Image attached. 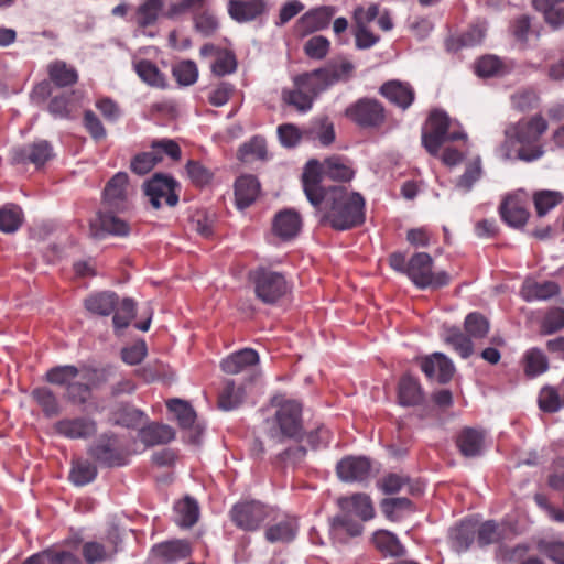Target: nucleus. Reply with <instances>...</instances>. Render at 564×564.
I'll list each match as a JSON object with an SVG mask.
<instances>
[{
    "instance_id": "f257e3e1",
    "label": "nucleus",
    "mask_w": 564,
    "mask_h": 564,
    "mask_svg": "<svg viewBox=\"0 0 564 564\" xmlns=\"http://www.w3.org/2000/svg\"><path fill=\"white\" fill-rule=\"evenodd\" d=\"M318 161L307 162L303 173V189L308 202L322 214V221L334 229L347 230L365 220V199L343 186L321 185Z\"/></svg>"
},
{
    "instance_id": "f03ea898",
    "label": "nucleus",
    "mask_w": 564,
    "mask_h": 564,
    "mask_svg": "<svg viewBox=\"0 0 564 564\" xmlns=\"http://www.w3.org/2000/svg\"><path fill=\"white\" fill-rule=\"evenodd\" d=\"M355 66L347 59L334 61L325 67L304 73L294 78V87L284 89L283 101L300 112H307L314 99L340 80H347Z\"/></svg>"
},
{
    "instance_id": "7ed1b4c3",
    "label": "nucleus",
    "mask_w": 564,
    "mask_h": 564,
    "mask_svg": "<svg viewBox=\"0 0 564 564\" xmlns=\"http://www.w3.org/2000/svg\"><path fill=\"white\" fill-rule=\"evenodd\" d=\"M547 122L541 116L519 120L505 130L506 141L498 150L503 160L519 159L531 162L540 159L544 151L534 143L546 131Z\"/></svg>"
},
{
    "instance_id": "20e7f679",
    "label": "nucleus",
    "mask_w": 564,
    "mask_h": 564,
    "mask_svg": "<svg viewBox=\"0 0 564 564\" xmlns=\"http://www.w3.org/2000/svg\"><path fill=\"white\" fill-rule=\"evenodd\" d=\"M265 433L274 443L297 441L303 435L302 405L295 400L281 402L273 416L265 421Z\"/></svg>"
},
{
    "instance_id": "39448f33",
    "label": "nucleus",
    "mask_w": 564,
    "mask_h": 564,
    "mask_svg": "<svg viewBox=\"0 0 564 564\" xmlns=\"http://www.w3.org/2000/svg\"><path fill=\"white\" fill-rule=\"evenodd\" d=\"M466 138L457 121L452 120L444 111L434 110L429 117L427 129L422 133V143L430 154L436 156L445 142Z\"/></svg>"
},
{
    "instance_id": "423d86ee",
    "label": "nucleus",
    "mask_w": 564,
    "mask_h": 564,
    "mask_svg": "<svg viewBox=\"0 0 564 564\" xmlns=\"http://www.w3.org/2000/svg\"><path fill=\"white\" fill-rule=\"evenodd\" d=\"M465 336L459 328L448 327L443 332V339L453 346L462 358H468L473 351L471 338L480 339L487 336L489 332V322L479 313H470L465 318Z\"/></svg>"
},
{
    "instance_id": "0eeeda50",
    "label": "nucleus",
    "mask_w": 564,
    "mask_h": 564,
    "mask_svg": "<svg viewBox=\"0 0 564 564\" xmlns=\"http://www.w3.org/2000/svg\"><path fill=\"white\" fill-rule=\"evenodd\" d=\"M250 278L257 297L264 304L276 303L291 290V284L285 275L279 271L260 267L251 272Z\"/></svg>"
},
{
    "instance_id": "6e6552de",
    "label": "nucleus",
    "mask_w": 564,
    "mask_h": 564,
    "mask_svg": "<svg viewBox=\"0 0 564 564\" xmlns=\"http://www.w3.org/2000/svg\"><path fill=\"white\" fill-rule=\"evenodd\" d=\"M433 259L426 252H416L408 261V278L419 289H440L449 283L446 271L433 272Z\"/></svg>"
},
{
    "instance_id": "1a4fd4ad",
    "label": "nucleus",
    "mask_w": 564,
    "mask_h": 564,
    "mask_svg": "<svg viewBox=\"0 0 564 564\" xmlns=\"http://www.w3.org/2000/svg\"><path fill=\"white\" fill-rule=\"evenodd\" d=\"M166 154L173 160L181 158L178 144L171 139L154 140L151 143V150L137 154L130 164L132 172L139 175L149 173Z\"/></svg>"
},
{
    "instance_id": "9d476101",
    "label": "nucleus",
    "mask_w": 564,
    "mask_h": 564,
    "mask_svg": "<svg viewBox=\"0 0 564 564\" xmlns=\"http://www.w3.org/2000/svg\"><path fill=\"white\" fill-rule=\"evenodd\" d=\"M346 117L362 129H378L386 121V109L377 99L360 98L345 110Z\"/></svg>"
},
{
    "instance_id": "9b49d317",
    "label": "nucleus",
    "mask_w": 564,
    "mask_h": 564,
    "mask_svg": "<svg viewBox=\"0 0 564 564\" xmlns=\"http://www.w3.org/2000/svg\"><path fill=\"white\" fill-rule=\"evenodd\" d=\"M271 510L259 501H240L230 510L232 522L245 531H256L270 516Z\"/></svg>"
},
{
    "instance_id": "f8f14e48",
    "label": "nucleus",
    "mask_w": 564,
    "mask_h": 564,
    "mask_svg": "<svg viewBox=\"0 0 564 564\" xmlns=\"http://www.w3.org/2000/svg\"><path fill=\"white\" fill-rule=\"evenodd\" d=\"M177 186L178 184L173 177L156 173L144 184V194L156 209L163 204L173 207L178 202V195L175 192Z\"/></svg>"
},
{
    "instance_id": "ddd939ff",
    "label": "nucleus",
    "mask_w": 564,
    "mask_h": 564,
    "mask_svg": "<svg viewBox=\"0 0 564 564\" xmlns=\"http://www.w3.org/2000/svg\"><path fill=\"white\" fill-rule=\"evenodd\" d=\"M336 471L340 480L362 482L372 475V463L366 456H347L337 463Z\"/></svg>"
},
{
    "instance_id": "4468645a",
    "label": "nucleus",
    "mask_w": 564,
    "mask_h": 564,
    "mask_svg": "<svg viewBox=\"0 0 564 564\" xmlns=\"http://www.w3.org/2000/svg\"><path fill=\"white\" fill-rule=\"evenodd\" d=\"M78 380L72 381L67 387V398L78 404L85 403L89 395L90 390L99 386L102 381V373L95 369L79 370Z\"/></svg>"
},
{
    "instance_id": "2eb2a0df",
    "label": "nucleus",
    "mask_w": 564,
    "mask_h": 564,
    "mask_svg": "<svg viewBox=\"0 0 564 564\" xmlns=\"http://www.w3.org/2000/svg\"><path fill=\"white\" fill-rule=\"evenodd\" d=\"M53 155V148L46 140H39L12 150V160L15 163H31L36 167L43 166Z\"/></svg>"
},
{
    "instance_id": "dca6fc26",
    "label": "nucleus",
    "mask_w": 564,
    "mask_h": 564,
    "mask_svg": "<svg viewBox=\"0 0 564 564\" xmlns=\"http://www.w3.org/2000/svg\"><path fill=\"white\" fill-rule=\"evenodd\" d=\"M128 174L124 172L116 173L104 188V204L116 210H123L128 205Z\"/></svg>"
},
{
    "instance_id": "f3484780",
    "label": "nucleus",
    "mask_w": 564,
    "mask_h": 564,
    "mask_svg": "<svg viewBox=\"0 0 564 564\" xmlns=\"http://www.w3.org/2000/svg\"><path fill=\"white\" fill-rule=\"evenodd\" d=\"M336 13L333 6H322L304 13L295 24V31L300 35H306L328 26Z\"/></svg>"
},
{
    "instance_id": "a211bd4d",
    "label": "nucleus",
    "mask_w": 564,
    "mask_h": 564,
    "mask_svg": "<svg viewBox=\"0 0 564 564\" xmlns=\"http://www.w3.org/2000/svg\"><path fill=\"white\" fill-rule=\"evenodd\" d=\"M89 454L105 466H121L124 464L115 436L101 435L89 448Z\"/></svg>"
},
{
    "instance_id": "6ab92c4d",
    "label": "nucleus",
    "mask_w": 564,
    "mask_h": 564,
    "mask_svg": "<svg viewBox=\"0 0 564 564\" xmlns=\"http://www.w3.org/2000/svg\"><path fill=\"white\" fill-rule=\"evenodd\" d=\"M129 231V225L111 213L99 212L90 220V235L96 239H101L107 235L127 236Z\"/></svg>"
},
{
    "instance_id": "aec40b11",
    "label": "nucleus",
    "mask_w": 564,
    "mask_h": 564,
    "mask_svg": "<svg viewBox=\"0 0 564 564\" xmlns=\"http://www.w3.org/2000/svg\"><path fill=\"white\" fill-rule=\"evenodd\" d=\"M421 369L427 378L441 383L448 382L455 371L452 360L441 352H434L424 358L421 362Z\"/></svg>"
},
{
    "instance_id": "412c9836",
    "label": "nucleus",
    "mask_w": 564,
    "mask_h": 564,
    "mask_svg": "<svg viewBox=\"0 0 564 564\" xmlns=\"http://www.w3.org/2000/svg\"><path fill=\"white\" fill-rule=\"evenodd\" d=\"M259 364V355L252 348H243L223 359L220 367L228 375L253 371Z\"/></svg>"
},
{
    "instance_id": "4be33fe9",
    "label": "nucleus",
    "mask_w": 564,
    "mask_h": 564,
    "mask_svg": "<svg viewBox=\"0 0 564 564\" xmlns=\"http://www.w3.org/2000/svg\"><path fill=\"white\" fill-rule=\"evenodd\" d=\"M501 218L511 227L519 228L525 225L529 213L521 194H512L505 198L499 208Z\"/></svg>"
},
{
    "instance_id": "5701e85b",
    "label": "nucleus",
    "mask_w": 564,
    "mask_h": 564,
    "mask_svg": "<svg viewBox=\"0 0 564 564\" xmlns=\"http://www.w3.org/2000/svg\"><path fill=\"white\" fill-rule=\"evenodd\" d=\"M166 406L174 414L180 426L184 430H189L191 441L197 443L200 430L198 425H195L196 413L194 409L187 402L180 399L167 401Z\"/></svg>"
},
{
    "instance_id": "b1692460",
    "label": "nucleus",
    "mask_w": 564,
    "mask_h": 564,
    "mask_svg": "<svg viewBox=\"0 0 564 564\" xmlns=\"http://www.w3.org/2000/svg\"><path fill=\"white\" fill-rule=\"evenodd\" d=\"M56 433L67 438H87L96 433V424L87 417L64 419L55 423Z\"/></svg>"
},
{
    "instance_id": "393cba45",
    "label": "nucleus",
    "mask_w": 564,
    "mask_h": 564,
    "mask_svg": "<svg viewBox=\"0 0 564 564\" xmlns=\"http://www.w3.org/2000/svg\"><path fill=\"white\" fill-rule=\"evenodd\" d=\"M380 93L402 110L408 109L414 101V90L408 83L390 80L380 87Z\"/></svg>"
},
{
    "instance_id": "a878e982",
    "label": "nucleus",
    "mask_w": 564,
    "mask_h": 564,
    "mask_svg": "<svg viewBox=\"0 0 564 564\" xmlns=\"http://www.w3.org/2000/svg\"><path fill=\"white\" fill-rule=\"evenodd\" d=\"M301 226L300 215L293 209H285L275 215L272 230L282 240H289L300 232Z\"/></svg>"
},
{
    "instance_id": "bb28decb",
    "label": "nucleus",
    "mask_w": 564,
    "mask_h": 564,
    "mask_svg": "<svg viewBox=\"0 0 564 564\" xmlns=\"http://www.w3.org/2000/svg\"><path fill=\"white\" fill-rule=\"evenodd\" d=\"M362 524L352 519V516L343 512L330 520L329 532L334 540L346 542L347 538H354L361 534Z\"/></svg>"
},
{
    "instance_id": "cd10ccee",
    "label": "nucleus",
    "mask_w": 564,
    "mask_h": 564,
    "mask_svg": "<svg viewBox=\"0 0 564 564\" xmlns=\"http://www.w3.org/2000/svg\"><path fill=\"white\" fill-rule=\"evenodd\" d=\"M338 503L343 512L356 516L361 521H368L375 516L371 499L365 494H356L351 497L340 498Z\"/></svg>"
},
{
    "instance_id": "c85d7f7f",
    "label": "nucleus",
    "mask_w": 564,
    "mask_h": 564,
    "mask_svg": "<svg viewBox=\"0 0 564 564\" xmlns=\"http://www.w3.org/2000/svg\"><path fill=\"white\" fill-rule=\"evenodd\" d=\"M297 533V523L294 518L284 516L270 524L265 530V539L270 543H289Z\"/></svg>"
},
{
    "instance_id": "c756f323",
    "label": "nucleus",
    "mask_w": 564,
    "mask_h": 564,
    "mask_svg": "<svg viewBox=\"0 0 564 564\" xmlns=\"http://www.w3.org/2000/svg\"><path fill=\"white\" fill-rule=\"evenodd\" d=\"M560 292V288L555 282L545 281L538 282L534 280H525L521 286L520 294L527 302L546 301Z\"/></svg>"
},
{
    "instance_id": "7c9ffc66",
    "label": "nucleus",
    "mask_w": 564,
    "mask_h": 564,
    "mask_svg": "<svg viewBox=\"0 0 564 564\" xmlns=\"http://www.w3.org/2000/svg\"><path fill=\"white\" fill-rule=\"evenodd\" d=\"M260 184L252 175H242L235 183L236 205L239 209L249 207L258 197Z\"/></svg>"
},
{
    "instance_id": "2f4dec72",
    "label": "nucleus",
    "mask_w": 564,
    "mask_h": 564,
    "mask_svg": "<svg viewBox=\"0 0 564 564\" xmlns=\"http://www.w3.org/2000/svg\"><path fill=\"white\" fill-rule=\"evenodd\" d=\"M321 184L324 177L334 181H349L354 176V171L348 162L340 156H332L324 161L323 164L318 163Z\"/></svg>"
},
{
    "instance_id": "473e14b6",
    "label": "nucleus",
    "mask_w": 564,
    "mask_h": 564,
    "mask_svg": "<svg viewBox=\"0 0 564 564\" xmlns=\"http://www.w3.org/2000/svg\"><path fill=\"white\" fill-rule=\"evenodd\" d=\"M265 9L263 0H230L228 3L229 15L238 22H247L254 20Z\"/></svg>"
},
{
    "instance_id": "72a5a7b5",
    "label": "nucleus",
    "mask_w": 564,
    "mask_h": 564,
    "mask_svg": "<svg viewBox=\"0 0 564 564\" xmlns=\"http://www.w3.org/2000/svg\"><path fill=\"white\" fill-rule=\"evenodd\" d=\"M514 68L511 61H502L495 55H487L477 62L475 72L479 77H501L509 74Z\"/></svg>"
},
{
    "instance_id": "f704fd0d",
    "label": "nucleus",
    "mask_w": 564,
    "mask_h": 564,
    "mask_svg": "<svg viewBox=\"0 0 564 564\" xmlns=\"http://www.w3.org/2000/svg\"><path fill=\"white\" fill-rule=\"evenodd\" d=\"M118 304V296L113 292H99L91 294L85 300V307L101 316L110 315Z\"/></svg>"
},
{
    "instance_id": "c9c22d12",
    "label": "nucleus",
    "mask_w": 564,
    "mask_h": 564,
    "mask_svg": "<svg viewBox=\"0 0 564 564\" xmlns=\"http://www.w3.org/2000/svg\"><path fill=\"white\" fill-rule=\"evenodd\" d=\"M399 402L403 406H413L420 404L424 394L416 379L411 376H404L399 383Z\"/></svg>"
},
{
    "instance_id": "e433bc0d",
    "label": "nucleus",
    "mask_w": 564,
    "mask_h": 564,
    "mask_svg": "<svg viewBox=\"0 0 564 564\" xmlns=\"http://www.w3.org/2000/svg\"><path fill=\"white\" fill-rule=\"evenodd\" d=\"M245 395V389L241 384H236L234 380H227L219 392L218 405L221 410L231 411L243 402Z\"/></svg>"
},
{
    "instance_id": "4c0bfd02",
    "label": "nucleus",
    "mask_w": 564,
    "mask_h": 564,
    "mask_svg": "<svg viewBox=\"0 0 564 564\" xmlns=\"http://www.w3.org/2000/svg\"><path fill=\"white\" fill-rule=\"evenodd\" d=\"M476 533V525L471 521H462L449 531V539L453 549L457 552L466 551L473 543Z\"/></svg>"
},
{
    "instance_id": "58836bf2",
    "label": "nucleus",
    "mask_w": 564,
    "mask_h": 564,
    "mask_svg": "<svg viewBox=\"0 0 564 564\" xmlns=\"http://www.w3.org/2000/svg\"><path fill=\"white\" fill-rule=\"evenodd\" d=\"M533 4L552 26L564 24V0H533Z\"/></svg>"
},
{
    "instance_id": "ea45409f",
    "label": "nucleus",
    "mask_w": 564,
    "mask_h": 564,
    "mask_svg": "<svg viewBox=\"0 0 564 564\" xmlns=\"http://www.w3.org/2000/svg\"><path fill=\"white\" fill-rule=\"evenodd\" d=\"M458 447L463 455L473 457L484 451V434L474 429L464 430L458 437Z\"/></svg>"
},
{
    "instance_id": "a19ab883",
    "label": "nucleus",
    "mask_w": 564,
    "mask_h": 564,
    "mask_svg": "<svg viewBox=\"0 0 564 564\" xmlns=\"http://www.w3.org/2000/svg\"><path fill=\"white\" fill-rule=\"evenodd\" d=\"M51 80L58 87L74 85L78 79L76 69L63 61H55L48 65Z\"/></svg>"
},
{
    "instance_id": "79ce46f5",
    "label": "nucleus",
    "mask_w": 564,
    "mask_h": 564,
    "mask_svg": "<svg viewBox=\"0 0 564 564\" xmlns=\"http://www.w3.org/2000/svg\"><path fill=\"white\" fill-rule=\"evenodd\" d=\"M141 441L149 446L164 444L174 438V431L165 424H150L140 432Z\"/></svg>"
},
{
    "instance_id": "37998d69",
    "label": "nucleus",
    "mask_w": 564,
    "mask_h": 564,
    "mask_svg": "<svg viewBox=\"0 0 564 564\" xmlns=\"http://www.w3.org/2000/svg\"><path fill=\"white\" fill-rule=\"evenodd\" d=\"M174 510L176 513L175 521L181 527L189 528L198 520L199 511L197 502L189 497L175 503Z\"/></svg>"
},
{
    "instance_id": "c03bdc74",
    "label": "nucleus",
    "mask_w": 564,
    "mask_h": 564,
    "mask_svg": "<svg viewBox=\"0 0 564 564\" xmlns=\"http://www.w3.org/2000/svg\"><path fill=\"white\" fill-rule=\"evenodd\" d=\"M23 212L14 204H7L0 208V230L4 234L15 232L22 225Z\"/></svg>"
},
{
    "instance_id": "a18cd8bd",
    "label": "nucleus",
    "mask_w": 564,
    "mask_h": 564,
    "mask_svg": "<svg viewBox=\"0 0 564 564\" xmlns=\"http://www.w3.org/2000/svg\"><path fill=\"white\" fill-rule=\"evenodd\" d=\"M154 551L165 561L174 562L187 557L191 553V547L186 541L176 540L156 545Z\"/></svg>"
},
{
    "instance_id": "49530a36",
    "label": "nucleus",
    "mask_w": 564,
    "mask_h": 564,
    "mask_svg": "<svg viewBox=\"0 0 564 564\" xmlns=\"http://www.w3.org/2000/svg\"><path fill=\"white\" fill-rule=\"evenodd\" d=\"M372 543L378 550L391 556H399L403 553V546L397 536L386 530L375 532Z\"/></svg>"
},
{
    "instance_id": "de8ad7c7",
    "label": "nucleus",
    "mask_w": 564,
    "mask_h": 564,
    "mask_svg": "<svg viewBox=\"0 0 564 564\" xmlns=\"http://www.w3.org/2000/svg\"><path fill=\"white\" fill-rule=\"evenodd\" d=\"M524 372L529 377H536L549 368V362L541 349L531 348L523 356Z\"/></svg>"
},
{
    "instance_id": "09e8293b",
    "label": "nucleus",
    "mask_w": 564,
    "mask_h": 564,
    "mask_svg": "<svg viewBox=\"0 0 564 564\" xmlns=\"http://www.w3.org/2000/svg\"><path fill=\"white\" fill-rule=\"evenodd\" d=\"M112 323L117 333H120L127 328L131 319L135 316V303L131 299H123L117 304L112 312Z\"/></svg>"
},
{
    "instance_id": "8fccbe9b",
    "label": "nucleus",
    "mask_w": 564,
    "mask_h": 564,
    "mask_svg": "<svg viewBox=\"0 0 564 564\" xmlns=\"http://www.w3.org/2000/svg\"><path fill=\"white\" fill-rule=\"evenodd\" d=\"M563 199L562 193L557 191H539L533 196L538 216H545L551 209L557 206Z\"/></svg>"
},
{
    "instance_id": "3c124183",
    "label": "nucleus",
    "mask_w": 564,
    "mask_h": 564,
    "mask_svg": "<svg viewBox=\"0 0 564 564\" xmlns=\"http://www.w3.org/2000/svg\"><path fill=\"white\" fill-rule=\"evenodd\" d=\"M97 476V468L88 460H77L73 464L69 479L76 486H85Z\"/></svg>"
},
{
    "instance_id": "603ef678",
    "label": "nucleus",
    "mask_w": 564,
    "mask_h": 564,
    "mask_svg": "<svg viewBox=\"0 0 564 564\" xmlns=\"http://www.w3.org/2000/svg\"><path fill=\"white\" fill-rule=\"evenodd\" d=\"M482 174L481 161L479 158L466 165L464 174L456 181L455 187L463 193H468L474 184L479 181Z\"/></svg>"
},
{
    "instance_id": "864d4df0",
    "label": "nucleus",
    "mask_w": 564,
    "mask_h": 564,
    "mask_svg": "<svg viewBox=\"0 0 564 564\" xmlns=\"http://www.w3.org/2000/svg\"><path fill=\"white\" fill-rule=\"evenodd\" d=\"M134 69L138 76L147 84L154 87L164 86V77L158 67L150 61L143 59L134 63Z\"/></svg>"
},
{
    "instance_id": "5fc2aeb1",
    "label": "nucleus",
    "mask_w": 564,
    "mask_h": 564,
    "mask_svg": "<svg viewBox=\"0 0 564 564\" xmlns=\"http://www.w3.org/2000/svg\"><path fill=\"white\" fill-rule=\"evenodd\" d=\"M176 82L182 86H189L196 83L198 78V68L193 61H182L174 65L172 69Z\"/></svg>"
},
{
    "instance_id": "6e6d98bb",
    "label": "nucleus",
    "mask_w": 564,
    "mask_h": 564,
    "mask_svg": "<svg viewBox=\"0 0 564 564\" xmlns=\"http://www.w3.org/2000/svg\"><path fill=\"white\" fill-rule=\"evenodd\" d=\"M539 406L544 412H556L563 404V397L561 390H556L553 387H544L539 393Z\"/></svg>"
},
{
    "instance_id": "4d7b16f0",
    "label": "nucleus",
    "mask_w": 564,
    "mask_h": 564,
    "mask_svg": "<svg viewBox=\"0 0 564 564\" xmlns=\"http://www.w3.org/2000/svg\"><path fill=\"white\" fill-rule=\"evenodd\" d=\"M162 10L161 0H144L138 8L137 22L139 25L148 26L155 22L159 13Z\"/></svg>"
},
{
    "instance_id": "13d9d810",
    "label": "nucleus",
    "mask_w": 564,
    "mask_h": 564,
    "mask_svg": "<svg viewBox=\"0 0 564 564\" xmlns=\"http://www.w3.org/2000/svg\"><path fill=\"white\" fill-rule=\"evenodd\" d=\"M79 375V369L74 366H58L47 371V381L54 384L66 386L75 380Z\"/></svg>"
},
{
    "instance_id": "bf43d9fd",
    "label": "nucleus",
    "mask_w": 564,
    "mask_h": 564,
    "mask_svg": "<svg viewBox=\"0 0 564 564\" xmlns=\"http://www.w3.org/2000/svg\"><path fill=\"white\" fill-rule=\"evenodd\" d=\"M215 216L205 212L196 213L191 220V228L204 238L214 235Z\"/></svg>"
},
{
    "instance_id": "052dcab7",
    "label": "nucleus",
    "mask_w": 564,
    "mask_h": 564,
    "mask_svg": "<svg viewBox=\"0 0 564 564\" xmlns=\"http://www.w3.org/2000/svg\"><path fill=\"white\" fill-rule=\"evenodd\" d=\"M33 397L36 402L42 406L47 416L58 414L59 406L54 393L47 388H39L33 391Z\"/></svg>"
},
{
    "instance_id": "680f3d73",
    "label": "nucleus",
    "mask_w": 564,
    "mask_h": 564,
    "mask_svg": "<svg viewBox=\"0 0 564 564\" xmlns=\"http://www.w3.org/2000/svg\"><path fill=\"white\" fill-rule=\"evenodd\" d=\"M412 502L408 498H388L381 502L382 512L389 519H398L401 517L403 511L411 510Z\"/></svg>"
},
{
    "instance_id": "e2e57ef3",
    "label": "nucleus",
    "mask_w": 564,
    "mask_h": 564,
    "mask_svg": "<svg viewBox=\"0 0 564 564\" xmlns=\"http://www.w3.org/2000/svg\"><path fill=\"white\" fill-rule=\"evenodd\" d=\"M329 46L330 43L325 36L315 35L305 43L304 52L311 58L323 59L327 55Z\"/></svg>"
},
{
    "instance_id": "0e129e2a",
    "label": "nucleus",
    "mask_w": 564,
    "mask_h": 564,
    "mask_svg": "<svg viewBox=\"0 0 564 564\" xmlns=\"http://www.w3.org/2000/svg\"><path fill=\"white\" fill-rule=\"evenodd\" d=\"M83 555L87 563L95 564L110 558L112 553H109L100 543L87 542L83 546Z\"/></svg>"
},
{
    "instance_id": "69168bd1",
    "label": "nucleus",
    "mask_w": 564,
    "mask_h": 564,
    "mask_svg": "<svg viewBox=\"0 0 564 564\" xmlns=\"http://www.w3.org/2000/svg\"><path fill=\"white\" fill-rule=\"evenodd\" d=\"M236 67L235 56L229 52L221 51L212 65V72L217 76H225L234 73Z\"/></svg>"
},
{
    "instance_id": "338daca9",
    "label": "nucleus",
    "mask_w": 564,
    "mask_h": 564,
    "mask_svg": "<svg viewBox=\"0 0 564 564\" xmlns=\"http://www.w3.org/2000/svg\"><path fill=\"white\" fill-rule=\"evenodd\" d=\"M486 31L487 26L484 22L474 24L460 35V46L471 47L480 44L486 35Z\"/></svg>"
},
{
    "instance_id": "774afa93",
    "label": "nucleus",
    "mask_w": 564,
    "mask_h": 564,
    "mask_svg": "<svg viewBox=\"0 0 564 564\" xmlns=\"http://www.w3.org/2000/svg\"><path fill=\"white\" fill-rule=\"evenodd\" d=\"M539 546L555 564H564V541H542Z\"/></svg>"
}]
</instances>
